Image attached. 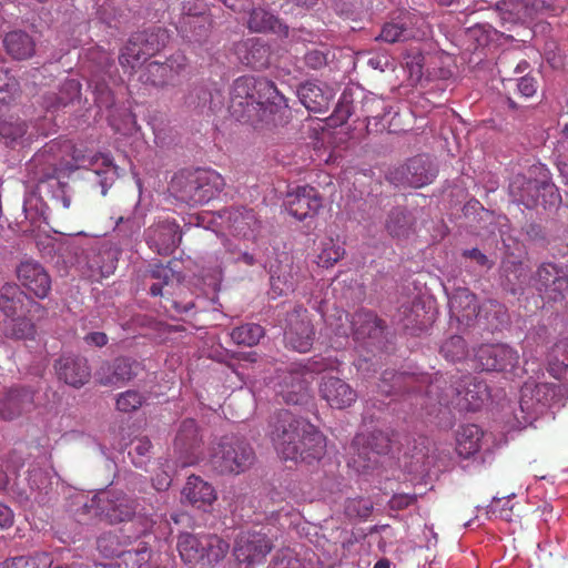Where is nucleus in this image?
<instances>
[{
  "label": "nucleus",
  "instance_id": "49530a36",
  "mask_svg": "<svg viewBox=\"0 0 568 568\" xmlns=\"http://www.w3.org/2000/svg\"><path fill=\"white\" fill-rule=\"evenodd\" d=\"M149 57L144 51V47L132 34L121 51L119 62L123 68L134 69L142 60H146Z\"/></svg>",
  "mask_w": 568,
  "mask_h": 568
},
{
  "label": "nucleus",
  "instance_id": "338daca9",
  "mask_svg": "<svg viewBox=\"0 0 568 568\" xmlns=\"http://www.w3.org/2000/svg\"><path fill=\"white\" fill-rule=\"evenodd\" d=\"M345 251L342 246L335 245L332 242L328 247H325L318 255L322 266L328 267L337 263L344 255Z\"/></svg>",
  "mask_w": 568,
  "mask_h": 568
},
{
  "label": "nucleus",
  "instance_id": "f8f14e48",
  "mask_svg": "<svg viewBox=\"0 0 568 568\" xmlns=\"http://www.w3.org/2000/svg\"><path fill=\"white\" fill-rule=\"evenodd\" d=\"M266 527L239 534L234 544V556L239 562L261 564L273 549V535Z\"/></svg>",
  "mask_w": 568,
  "mask_h": 568
},
{
  "label": "nucleus",
  "instance_id": "4c0bfd02",
  "mask_svg": "<svg viewBox=\"0 0 568 568\" xmlns=\"http://www.w3.org/2000/svg\"><path fill=\"white\" fill-rule=\"evenodd\" d=\"M354 334L359 336L367 335L368 337L376 336L382 333L385 325L384 321L377 317L376 314L369 311L357 312L352 321Z\"/></svg>",
  "mask_w": 568,
  "mask_h": 568
},
{
  "label": "nucleus",
  "instance_id": "393cba45",
  "mask_svg": "<svg viewBox=\"0 0 568 568\" xmlns=\"http://www.w3.org/2000/svg\"><path fill=\"white\" fill-rule=\"evenodd\" d=\"M182 496L191 506L202 510L210 508L217 498L214 487L195 475L187 478Z\"/></svg>",
  "mask_w": 568,
  "mask_h": 568
},
{
  "label": "nucleus",
  "instance_id": "4be33fe9",
  "mask_svg": "<svg viewBox=\"0 0 568 568\" xmlns=\"http://www.w3.org/2000/svg\"><path fill=\"white\" fill-rule=\"evenodd\" d=\"M58 379L73 388H81L91 378V368L87 358L75 355H62L54 363Z\"/></svg>",
  "mask_w": 568,
  "mask_h": 568
},
{
  "label": "nucleus",
  "instance_id": "052dcab7",
  "mask_svg": "<svg viewBox=\"0 0 568 568\" xmlns=\"http://www.w3.org/2000/svg\"><path fill=\"white\" fill-rule=\"evenodd\" d=\"M408 378L404 374H398L395 372H384L378 383V392L386 396L395 394L402 386L403 382Z\"/></svg>",
  "mask_w": 568,
  "mask_h": 568
},
{
  "label": "nucleus",
  "instance_id": "f704fd0d",
  "mask_svg": "<svg viewBox=\"0 0 568 568\" xmlns=\"http://www.w3.org/2000/svg\"><path fill=\"white\" fill-rule=\"evenodd\" d=\"M247 27L254 32L270 31L282 37L288 36V27L263 8H255L251 11Z\"/></svg>",
  "mask_w": 568,
  "mask_h": 568
},
{
  "label": "nucleus",
  "instance_id": "72a5a7b5",
  "mask_svg": "<svg viewBox=\"0 0 568 568\" xmlns=\"http://www.w3.org/2000/svg\"><path fill=\"white\" fill-rule=\"evenodd\" d=\"M483 438L484 432L479 426L475 424L460 426L456 432L457 454L463 458L474 456L480 450Z\"/></svg>",
  "mask_w": 568,
  "mask_h": 568
},
{
  "label": "nucleus",
  "instance_id": "a878e982",
  "mask_svg": "<svg viewBox=\"0 0 568 568\" xmlns=\"http://www.w3.org/2000/svg\"><path fill=\"white\" fill-rule=\"evenodd\" d=\"M74 158L77 161H80L82 168L90 169L94 172L102 187V194L105 195L108 189L119 176L118 168L114 165L112 156L106 153H97L88 158L83 156L81 160L78 156Z\"/></svg>",
  "mask_w": 568,
  "mask_h": 568
},
{
  "label": "nucleus",
  "instance_id": "7c9ffc66",
  "mask_svg": "<svg viewBox=\"0 0 568 568\" xmlns=\"http://www.w3.org/2000/svg\"><path fill=\"white\" fill-rule=\"evenodd\" d=\"M26 302L39 306L17 284L6 283L0 288V310L7 317L22 315Z\"/></svg>",
  "mask_w": 568,
  "mask_h": 568
},
{
  "label": "nucleus",
  "instance_id": "b1692460",
  "mask_svg": "<svg viewBox=\"0 0 568 568\" xmlns=\"http://www.w3.org/2000/svg\"><path fill=\"white\" fill-rule=\"evenodd\" d=\"M402 183L415 189L422 187L433 182L437 170L430 159L426 155H417L407 161L402 168Z\"/></svg>",
  "mask_w": 568,
  "mask_h": 568
},
{
  "label": "nucleus",
  "instance_id": "412c9836",
  "mask_svg": "<svg viewBox=\"0 0 568 568\" xmlns=\"http://www.w3.org/2000/svg\"><path fill=\"white\" fill-rule=\"evenodd\" d=\"M142 369L141 363L130 357H118L104 362L95 373L97 381L103 386H111L131 381Z\"/></svg>",
  "mask_w": 568,
  "mask_h": 568
},
{
  "label": "nucleus",
  "instance_id": "ea45409f",
  "mask_svg": "<svg viewBox=\"0 0 568 568\" xmlns=\"http://www.w3.org/2000/svg\"><path fill=\"white\" fill-rule=\"evenodd\" d=\"M495 7L504 22L528 23L526 0H501Z\"/></svg>",
  "mask_w": 568,
  "mask_h": 568
},
{
  "label": "nucleus",
  "instance_id": "c03bdc74",
  "mask_svg": "<svg viewBox=\"0 0 568 568\" xmlns=\"http://www.w3.org/2000/svg\"><path fill=\"white\" fill-rule=\"evenodd\" d=\"M230 336L235 344L252 347L264 336V328L258 324L247 323L233 328Z\"/></svg>",
  "mask_w": 568,
  "mask_h": 568
},
{
  "label": "nucleus",
  "instance_id": "f03ea898",
  "mask_svg": "<svg viewBox=\"0 0 568 568\" xmlns=\"http://www.w3.org/2000/svg\"><path fill=\"white\" fill-rule=\"evenodd\" d=\"M136 507L134 498L114 489L100 491L84 505L88 513H93L110 525L132 521L136 527L134 537H140L152 529L154 521L149 516L139 514Z\"/></svg>",
  "mask_w": 568,
  "mask_h": 568
},
{
  "label": "nucleus",
  "instance_id": "c756f323",
  "mask_svg": "<svg viewBox=\"0 0 568 568\" xmlns=\"http://www.w3.org/2000/svg\"><path fill=\"white\" fill-rule=\"evenodd\" d=\"M300 274L296 266L280 263L271 273V294L273 298L287 295L295 291Z\"/></svg>",
  "mask_w": 568,
  "mask_h": 568
},
{
  "label": "nucleus",
  "instance_id": "9b49d317",
  "mask_svg": "<svg viewBox=\"0 0 568 568\" xmlns=\"http://www.w3.org/2000/svg\"><path fill=\"white\" fill-rule=\"evenodd\" d=\"M302 422L306 420L286 409L276 414L271 438L278 454L286 460L297 462L301 457L297 444L306 429Z\"/></svg>",
  "mask_w": 568,
  "mask_h": 568
},
{
  "label": "nucleus",
  "instance_id": "1a4fd4ad",
  "mask_svg": "<svg viewBox=\"0 0 568 568\" xmlns=\"http://www.w3.org/2000/svg\"><path fill=\"white\" fill-rule=\"evenodd\" d=\"M255 460L253 448L237 437H223L211 455V464L220 474H241Z\"/></svg>",
  "mask_w": 568,
  "mask_h": 568
},
{
  "label": "nucleus",
  "instance_id": "58836bf2",
  "mask_svg": "<svg viewBox=\"0 0 568 568\" xmlns=\"http://www.w3.org/2000/svg\"><path fill=\"white\" fill-rule=\"evenodd\" d=\"M151 548L140 542L133 550H124L115 561L118 568H154L150 564Z\"/></svg>",
  "mask_w": 568,
  "mask_h": 568
},
{
  "label": "nucleus",
  "instance_id": "39448f33",
  "mask_svg": "<svg viewBox=\"0 0 568 568\" xmlns=\"http://www.w3.org/2000/svg\"><path fill=\"white\" fill-rule=\"evenodd\" d=\"M509 195L526 209H535L539 204L546 207L561 201L560 193L551 182L548 170L532 166L527 174H516L508 186Z\"/></svg>",
  "mask_w": 568,
  "mask_h": 568
},
{
  "label": "nucleus",
  "instance_id": "cd10ccee",
  "mask_svg": "<svg viewBox=\"0 0 568 568\" xmlns=\"http://www.w3.org/2000/svg\"><path fill=\"white\" fill-rule=\"evenodd\" d=\"M449 308L453 316L465 325L470 323L478 316L479 306L477 297L468 288H457L449 298Z\"/></svg>",
  "mask_w": 568,
  "mask_h": 568
},
{
  "label": "nucleus",
  "instance_id": "3c124183",
  "mask_svg": "<svg viewBox=\"0 0 568 568\" xmlns=\"http://www.w3.org/2000/svg\"><path fill=\"white\" fill-rule=\"evenodd\" d=\"M354 112L353 95L351 92L344 91L329 116L331 125L338 126L347 122Z\"/></svg>",
  "mask_w": 568,
  "mask_h": 568
},
{
  "label": "nucleus",
  "instance_id": "5fc2aeb1",
  "mask_svg": "<svg viewBox=\"0 0 568 568\" xmlns=\"http://www.w3.org/2000/svg\"><path fill=\"white\" fill-rule=\"evenodd\" d=\"M27 132V124L23 121H1L0 122V141L7 145L22 138Z\"/></svg>",
  "mask_w": 568,
  "mask_h": 568
},
{
  "label": "nucleus",
  "instance_id": "6e6d98bb",
  "mask_svg": "<svg viewBox=\"0 0 568 568\" xmlns=\"http://www.w3.org/2000/svg\"><path fill=\"white\" fill-rule=\"evenodd\" d=\"M145 402V396L138 390L129 389L116 398V408L123 413H132L139 409Z\"/></svg>",
  "mask_w": 568,
  "mask_h": 568
},
{
  "label": "nucleus",
  "instance_id": "864d4df0",
  "mask_svg": "<svg viewBox=\"0 0 568 568\" xmlns=\"http://www.w3.org/2000/svg\"><path fill=\"white\" fill-rule=\"evenodd\" d=\"M97 546L104 557L115 558V561L124 551L120 537L114 532H106L100 536Z\"/></svg>",
  "mask_w": 568,
  "mask_h": 568
},
{
  "label": "nucleus",
  "instance_id": "20e7f679",
  "mask_svg": "<svg viewBox=\"0 0 568 568\" xmlns=\"http://www.w3.org/2000/svg\"><path fill=\"white\" fill-rule=\"evenodd\" d=\"M225 186L224 178L211 169L182 170L170 182L171 194L190 206L209 203Z\"/></svg>",
  "mask_w": 568,
  "mask_h": 568
},
{
  "label": "nucleus",
  "instance_id": "4d7b16f0",
  "mask_svg": "<svg viewBox=\"0 0 568 568\" xmlns=\"http://www.w3.org/2000/svg\"><path fill=\"white\" fill-rule=\"evenodd\" d=\"M362 112L366 120H383L388 111L383 99L378 97H367L362 102Z\"/></svg>",
  "mask_w": 568,
  "mask_h": 568
},
{
  "label": "nucleus",
  "instance_id": "de8ad7c7",
  "mask_svg": "<svg viewBox=\"0 0 568 568\" xmlns=\"http://www.w3.org/2000/svg\"><path fill=\"white\" fill-rule=\"evenodd\" d=\"M562 8L555 0H526V13L528 22H532L544 16H557Z\"/></svg>",
  "mask_w": 568,
  "mask_h": 568
},
{
  "label": "nucleus",
  "instance_id": "ddd939ff",
  "mask_svg": "<svg viewBox=\"0 0 568 568\" xmlns=\"http://www.w3.org/2000/svg\"><path fill=\"white\" fill-rule=\"evenodd\" d=\"M286 322L284 332L286 345L300 353L308 352L315 335L308 311L303 306H296L287 315Z\"/></svg>",
  "mask_w": 568,
  "mask_h": 568
},
{
  "label": "nucleus",
  "instance_id": "9d476101",
  "mask_svg": "<svg viewBox=\"0 0 568 568\" xmlns=\"http://www.w3.org/2000/svg\"><path fill=\"white\" fill-rule=\"evenodd\" d=\"M562 387L552 383L526 382L520 388L519 407L525 423H531L559 402Z\"/></svg>",
  "mask_w": 568,
  "mask_h": 568
},
{
  "label": "nucleus",
  "instance_id": "09e8293b",
  "mask_svg": "<svg viewBox=\"0 0 568 568\" xmlns=\"http://www.w3.org/2000/svg\"><path fill=\"white\" fill-rule=\"evenodd\" d=\"M20 95V85L8 69L0 67V104H10Z\"/></svg>",
  "mask_w": 568,
  "mask_h": 568
},
{
  "label": "nucleus",
  "instance_id": "a18cd8bd",
  "mask_svg": "<svg viewBox=\"0 0 568 568\" xmlns=\"http://www.w3.org/2000/svg\"><path fill=\"white\" fill-rule=\"evenodd\" d=\"M231 229L244 237L251 235L257 227V220L252 210H235L230 213Z\"/></svg>",
  "mask_w": 568,
  "mask_h": 568
},
{
  "label": "nucleus",
  "instance_id": "6e6552de",
  "mask_svg": "<svg viewBox=\"0 0 568 568\" xmlns=\"http://www.w3.org/2000/svg\"><path fill=\"white\" fill-rule=\"evenodd\" d=\"M331 367L324 358L314 361L310 366L293 364L290 369L278 375L276 394L288 405H302L310 398L308 386L312 373H320Z\"/></svg>",
  "mask_w": 568,
  "mask_h": 568
},
{
  "label": "nucleus",
  "instance_id": "a211bd4d",
  "mask_svg": "<svg viewBox=\"0 0 568 568\" xmlns=\"http://www.w3.org/2000/svg\"><path fill=\"white\" fill-rule=\"evenodd\" d=\"M322 204L320 192L311 185L298 186L288 192L285 202L287 212L298 221L315 216Z\"/></svg>",
  "mask_w": 568,
  "mask_h": 568
},
{
  "label": "nucleus",
  "instance_id": "37998d69",
  "mask_svg": "<svg viewBox=\"0 0 568 568\" xmlns=\"http://www.w3.org/2000/svg\"><path fill=\"white\" fill-rule=\"evenodd\" d=\"M53 560L48 552H36L33 556H17L6 559L2 568H50Z\"/></svg>",
  "mask_w": 568,
  "mask_h": 568
},
{
  "label": "nucleus",
  "instance_id": "2f4dec72",
  "mask_svg": "<svg viewBox=\"0 0 568 568\" xmlns=\"http://www.w3.org/2000/svg\"><path fill=\"white\" fill-rule=\"evenodd\" d=\"M300 101L311 112L324 113L328 110L332 93L315 82L303 83L297 91Z\"/></svg>",
  "mask_w": 568,
  "mask_h": 568
},
{
  "label": "nucleus",
  "instance_id": "79ce46f5",
  "mask_svg": "<svg viewBox=\"0 0 568 568\" xmlns=\"http://www.w3.org/2000/svg\"><path fill=\"white\" fill-rule=\"evenodd\" d=\"M139 81L145 85L164 88L171 80L166 73V67L158 61L148 63L140 72Z\"/></svg>",
  "mask_w": 568,
  "mask_h": 568
},
{
  "label": "nucleus",
  "instance_id": "7ed1b4c3",
  "mask_svg": "<svg viewBox=\"0 0 568 568\" xmlns=\"http://www.w3.org/2000/svg\"><path fill=\"white\" fill-rule=\"evenodd\" d=\"M436 397L439 405H456L467 410H478L490 397L487 384L476 377L465 375L458 381H447L443 375L436 376L426 390Z\"/></svg>",
  "mask_w": 568,
  "mask_h": 568
},
{
  "label": "nucleus",
  "instance_id": "dca6fc26",
  "mask_svg": "<svg viewBox=\"0 0 568 568\" xmlns=\"http://www.w3.org/2000/svg\"><path fill=\"white\" fill-rule=\"evenodd\" d=\"M36 392L27 386H14L0 394V418L11 422L34 408Z\"/></svg>",
  "mask_w": 568,
  "mask_h": 568
},
{
  "label": "nucleus",
  "instance_id": "c9c22d12",
  "mask_svg": "<svg viewBox=\"0 0 568 568\" xmlns=\"http://www.w3.org/2000/svg\"><path fill=\"white\" fill-rule=\"evenodd\" d=\"M3 44L6 51L16 60L31 58L36 51L34 40L24 31H11L6 34Z\"/></svg>",
  "mask_w": 568,
  "mask_h": 568
},
{
  "label": "nucleus",
  "instance_id": "4468645a",
  "mask_svg": "<svg viewBox=\"0 0 568 568\" xmlns=\"http://www.w3.org/2000/svg\"><path fill=\"white\" fill-rule=\"evenodd\" d=\"M201 445L202 437L196 422L192 418L182 420L174 439L178 466L184 468L196 464L201 456Z\"/></svg>",
  "mask_w": 568,
  "mask_h": 568
},
{
  "label": "nucleus",
  "instance_id": "f257e3e1",
  "mask_svg": "<svg viewBox=\"0 0 568 568\" xmlns=\"http://www.w3.org/2000/svg\"><path fill=\"white\" fill-rule=\"evenodd\" d=\"M230 111L239 121L253 126H277L290 116L286 98L266 78H237L231 91Z\"/></svg>",
  "mask_w": 568,
  "mask_h": 568
},
{
  "label": "nucleus",
  "instance_id": "69168bd1",
  "mask_svg": "<svg viewBox=\"0 0 568 568\" xmlns=\"http://www.w3.org/2000/svg\"><path fill=\"white\" fill-rule=\"evenodd\" d=\"M26 448L27 447L23 443L14 445V447L6 456V464L8 468L12 469L13 471H18L21 467L24 466V463L28 458Z\"/></svg>",
  "mask_w": 568,
  "mask_h": 568
},
{
  "label": "nucleus",
  "instance_id": "5701e85b",
  "mask_svg": "<svg viewBox=\"0 0 568 568\" xmlns=\"http://www.w3.org/2000/svg\"><path fill=\"white\" fill-rule=\"evenodd\" d=\"M320 395L332 408L351 407L357 399L356 390L345 381L335 376H324L320 384Z\"/></svg>",
  "mask_w": 568,
  "mask_h": 568
},
{
  "label": "nucleus",
  "instance_id": "774afa93",
  "mask_svg": "<svg viewBox=\"0 0 568 568\" xmlns=\"http://www.w3.org/2000/svg\"><path fill=\"white\" fill-rule=\"evenodd\" d=\"M368 445L377 454H386L389 450V438L383 432H373L368 439Z\"/></svg>",
  "mask_w": 568,
  "mask_h": 568
},
{
  "label": "nucleus",
  "instance_id": "0e129e2a",
  "mask_svg": "<svg viewBox=\"0 0 568 568\" xmlns=\"http://www.w3.org/2000/svg\"><path fill=\"white\" fill-rule=\"evenodd\" d=\"M163 64L166 67V73L172 81L175 77H179L185 72L189 61L183 53L176 52L168 58Z\"/></svg>",
  "mask_w": 568,
  "mask_h": 568
},
{
  "label": "nucleus",
  "instance_id": "13d9d810",
  "mask_svg": "<svg viewBox=\"0 0 568 568\" xmlns=\"http://www.w3.org/2000/svg\"><path fill=\"white\" fill-rule=\"evenodd\" d=\"M246 64L253 69H261L268 64V49L258 41H251Z\"/></svg>",
  "mask_w": 568,
  "mask_h": 568
},
{
  "label": "nucleus",
  "instance_id": "bb28decb",
  "mask_svg": "<svg viewBox=\"0 0 568 568\" xmlns=\"http://www.w3.org/2000/svg\"><path fill=\"white\" fill-rule=\"evenodd\" d=\"M416 22L417 18L414 14L403 13L383 26L379 38L388 43L417 39L420 33L415 28Z\"/></svg>",
  "mask_w": 568,
  "mask_h": 568
},
{
  "label": "nucleus",
  "instance_id": "6ab92c4d",
  "mask_svg": "<svg viewBox=\"0 0 568 568\" xmlns=\"http://www.w3.org/2000/svg\"><path fill=\"white\" fill-rule=\"evenodd\" d=\"M17 277L21 286L38 298H45L51 291V277L39 262H21L17 267Z\"/></svg>",
  "mask_w": 568,
  "mask_h": 568
},
{
  "label": "nucleus",
  "instance_id": "423d86ee",
  "mask_svg": "<svg viewBox=\"0 0 568 568\" xmlns=\"http://www.w3.org/2000/svg\"><path fill=\"white\" fill-rule=\"evenodd\" d=\"M145 284L151 296H161L162 307L171 316L190 313L195 304L184 296V287L176 281L175 273L169 266L154 265L145 274Z\"/></svg>",
  "mask_w": 568,
  "mask_h": 568
},
{
  "label": "nucleus",
  "instance_id": "e2e57ef3",
  "mask_svg": "<svg viewBox=\"0 0 568 568\" xmlns=\"http://www.w3.org/2000/svg\"><path fill=\"white\" fill-rule=\"evenodd\" d=\"M80 92L81 84L79 83V81L74 79L65 80L62 83L58 95V104L63 106L68 105L74 99L79 98Z\"/></svg>",
  "mask_w": 568,
  "mask_h": 568
},
{
  "label": "nucleus",
  "instance_id": "680f3d73",
  "mask_svg": "<svg viewBox=\"0 0 568 568\" xmlns=\"http://www.w3.org/2000/svg\"><path fill=\"white\" fill-rule=\"evenodd\" d=\"M273 568H311V564L305 562L287 549L276 556Z\"/></svg>",
  "mask_w": 568,
  "mask_h": 568
},
{
  "label": "nucleus",
  "instance_id": "0eeeda50",
  "mask_svg": "<svg viewBox=\"0 0 568 568\" xmlns=\"http://www.w3.org/2000/svg\"><path fill=\"white\" fill-rule=\"evenodd\" d=\"M176 548L185 564L196 566L219 562L229 552L230 545L215 534L182 532L179 535Z\"/></svg>",
  "mask_w": 568,
  "mask_h": 568
},
{
  "label": "nucleus",
  "instance_id": "bf43d9fd",
  "mask_svg": "<svg viewBox=\"0 0 568 568\" xmlns=\"http://www.w3.org/2000/svg\"><path fill=\"white\" fill-rule=\"evenodd\" d=\"M373 510V503L366 498H351L345 503V514L351 518H367Z\"/></svg>",
  "mask_w": 568,
  "mask_h": 568
},
{
  "label": "nucleus",
  "instance_id": "8fccbe9b",
  "mask_svg": "<svg viewBox=\"0 0 568 568\" xmlns=\"http://www.w3.org/2000/svg\"><path fill=\"white\" fill-rule=\"evenodd\" d=\"M442 355L449 362H459L467 356V345L462 336L454 335L440 347Z\"/></svg>",
  "mask_w": 568,
  "mask_h": 568
},
{
  "label": "nucleus",
  "instance_id": "2eb2a0df",
  "mask_svg": "<svg viewBox=\"0 0 568 568\" xmlns=\"http://www.w3.org/2000/svg\"><path fill=\"white\" fill-rule=\"evenodd\" d=\"M477 367L487 372L513 371L519 363V354L506 344H484L476 353Z\"/></svg>",
  "mask_w": 568,
  "mask_h": 568
},
{
  "label": "nucleus",
  "instance_id": "a19ab883",
  "mask_svg": "<svg viewBox=\"0 0 568 568\" xmlns=\"http://www.w3.org/2000/svg\"><path fill=\"white\" fill-rule=\"evenodd\" d=\"M6 324L3 334L6 337L12 339H27L32 338L36 334V326L33 322L26 315H16L9 317Z\"/></svg>",
  "mask_w": 568,
  "mask_h": 568
},
{
  "label": "nucleus",
  "instance_id": "f3484780",
  "mask_svg": "<svg viewBox=\"0 0 568 568\" xmlns=\"http://www.w3.org/2000/svg\"><path fill=\"white\" fill-rule=\"evenodd\" d=\"M181 237L179 224L171 220H159L146 230V243L159 255L172 254Z\"/></svg>",
  "mask_w": 568,
  "mask_h": 568
},
{
  "label": "nucleus",
  "instance_id": "473e14b6",
  "mask_svg": "<svg viewBox=\"0 0 568 568\" xmlns=\"http://www.w3.org/2000/svg\"><path fill=\"white\" fill-rule=\"evenodd\" d=\"M415 217L404 206L393 207L386 216L385 230L393 239H407L414 231Z\"/></svg>",
  "mask_w": 568,
  "mask_h": 568
},
{
  "label": "nucleus",
  "instance_id": "aec40b11",
  "mask_svg": "<svg viewBox=\"0 0 568 568\" xmlns=\"http://www.w3.org/2000/svg\"><path fill=\"white\" fill-rule=\"evenodd\" d=\"M537 286L549 300L558 301L568 292L566 270L554 263L541 264L536 272Z\"/></svg>",
  "mask_w": 568,
  "mask_h": 568
},
{
  "label": "nucleus",
  "instance_id": "c85d7f7f",
  "mask_svg": "<svg viewBox=\"0 0 568 568\" xmlns=\"http://www.w3.org/2000/svg\"><path fill=\"white\" fill-rule=\"evenodd\" d=\"M302 425L306 429L297 444V448L301 452L298 460L311 464L313 460H320L324 456L326 439L311 423L302 422Z\"/></svg>",
  "mask_w": 568,
  "mask_h": 568
},
{
  "label": "nucleus",
  "instance_id": "e433bc0d",
  "mask_svg": "<svg viewBox=\"0 0 568 568\" xmlns=\"http://www.w3.org/2000/svg\"><path fill=\"white\" fill-rule=\"evenodd\" d=\"M139 43L144 47L146 55H154L161 51L169 42L170 36L168 31L161 27H153L134 33Z\"/></svg>",
  "mask_w": 568,
  "mask_h": 568
},
{
  "label": "nucleus",
  "instance_id": "603ef678",
  "mask_svg": "<svg viewBox=\"0 0 568 568\" xmlns=\"http://www.w3.org/2000/svg\"><path fill=\"white\" fill-rule=\"evenodd\" d=\"M144 224L143 217L136 213H132L128 216H119L115 223L114 232L118 235L131 239L138 235Z\"/></svg>",
  "mask_w": 568,
  "mask_h": 568
}]
</instances>
